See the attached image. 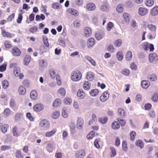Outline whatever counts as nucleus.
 <instances>
[{"label":"nucleus","instance_id":"obj_4","mask_svg":"<svg viewBox=\"0 0 158 158\" xmlns=\"http://www.w3.org/2000/svg\"><path fill=\"white\" fill-rule=\"evenodd\" d=\"M11 52L12 54L15 56H19L21 54L20 50L16 47H14L12 48Z\"/></svg>","mask_w":158,"mask_h":158},{"label":"nucleus","instance_id":"obj_48","mask_svg":"<svg viewBox=\"0 0 158 158\" xmlns=\"http://www.w3.org/2000/svg\"><path fill=\"white\" fill-rule=\"evenodd\" d=\"M4 45L7 48H10L12 47V45L10 42L8 40H6L4 42Z\"/></svg>","mask_w":158,"mask_h":158},{"label":"nucleus","instance_id":"obj_62","mask_svg":"<svg viewBox=\"0 0 158 158\" xmlns=\"http://www.w3.org/2000/svg\"><path fill=\"white\" fill-rule=\"evenodd\" d=\"M15 14L13 13L10 15L7 19V20L8 22H11L14 18Z\"/></svg>","mask_w":158,"mask_h":158},{"label":"nucleus","instance_id":"obj_35","mask_svg":"<svg viewBox=\"0 0 158 158\" xmlns=\"http://www.w3.org/2000/svg\"><path fill=\"white\" fill-rule=\"evenodd\" d=\"M148 29L152 32L155 33L156 30V27L152 24H150L148 25Z\"/></svg>","mask_w":158,"mask_h":158},{"label":"nucleus","instance_id":"obj_54","mask_svg":"<svg viewBox=\"0 0 158 158\" xmlns=\"http://www.w3.org/2000/svg\"><path fill=\"white\" fill-rule=\"evenodd\" d=\"M58 42L60 46L63 47L65 46V42L63 38H60L58 40Z\"/></svg>","mask_w":158,"mask_h":158},{"label":"nucleus","instance_id":"obj_20","mask_svg":"<svg viewBox=\"0 0 158 158\" xmlns=\"http://www.w3.org/2000/svg\"><path fill=\"white\" fill-rule=\"evenodd\" d=\"M31 60V57L29 55H26L23 59V63L25 65H28Z\"/></svg>","mask_w":158,"mask_h":158},{"label":"nucleus","instance_id":"obj_22","mask_svg":"<svg viewBox=\"0 0 158 158\" xmlns=\"http://www.w3.org/2000/svg\"><path fill=\"white\" fill-rule=\"evenodd\" d=\"M95 36L96 38L98 40H100L102 39L104 36V32L102 31L96 33Z\"/></svg>","mask_w":158,"mask_h":158},{"label":"nucleus","instance_id":"obj_40","mask_svg":"<svg viewBox=\"0 0 158 158\" xmlns=\"http://www.w3.org/2000/svg\"><path fill=\"white\" fill-rule=\"evenodd\" d=\"M116 119L118 122L119 123V124L121 127H124L126 123L125 120L121 119L119 118H117Z\"/></svg>","mask_w":158,"mask_h":158},{"label":"nucleus","instance_id":"obj_59","mask_svg":"<svg viewBox=\"0 0 158 158\" xmlns=\"http://www.w3.org/2000/svg\"><path fill=\"white\" fill-rule=\"evenodd\" d=\"M22 84L26 87H28L29 86V81L27 79L24 80L22 82Z\"/></svg>","mask_w":158,"mask_h":158},{"label":"nucleus","instance_id":"obj_60","mask_svg":"<svg viewBox=\"0 0 158 158\" xmlns=\"http://www.w3.org/2000/svg\"><path fill=\"white\" fill-rule=\"evenodd\" d=\"M6 66L7 65L6 64H3L2 65L0 66V72L5 71L6 70Z\"/></svg>","mask_w":158,"mask_h":158},{"label":"nucleus","instance_id":"obj_31","mask_svg":"<svg viewBox=\"0 0 158 158\" xmlns=\"http://www.w3.org/2000/svg\"><path fill=\"white\" fill-rule=\"evenodd\" d=\"M154 0H146L145 2V5L148 7H151L154 4Z\"/></svg>","mask_w":158,"mask_h":158},{"label":"nucleus","instance_id":"obj_14","mask_svg":"<svg viewBox=\"0 0 158 158\" xmlns=\"http://www.w3.org/2000/svg\"><path fill=\"white\" fill-rule=\"evenodd\" d=\"M77 95L81 99H83L85 97V94L82 89H80L78 90Z\"/></svg>","mask_w":158,"mask_h":158},{"label":"nucleus","instance_id":"obj_27","mask_svg":"<svg viewBox=\"0 0 158 158\" xmlns=\"http://www.w3.org/2000/svg\"><path fill=\"white\" fill-rule=\"evenodd\" d=\"M61 103V101L60 99L57 98L53 102L52 106L54 107H57L60 106Z\"/></svg>","mask_w":158,"mask_h":158},{"label":"nucleus","instance_id":"obj_13","mask_svg":"<svg viewBox=\"0 0 158 158\" xmlns=\"http://www.w3.org/2000/svg\"><path fill=\"white\" fill-rule=\"evenodd\" d=\"M150 14L153 16L158 15V6H155L150 11Z\"/></svg>","mask_w":158,"mask_h":158},{"label":"nucleus","instance_id":"obj_50","mask_svg":"<svg viewBox=\"0 0 158 158\" xmlns=\"http://www.w3.org/2000/svg\"><path fill=\"white\" fill-rule=\"evenodd\" d=\"M116 56L118 60L119 61L122 60L123 58L122 52H118L117 53Z\"/></svg>","mask_w":158,"mask_h":158},{"label":"nucleus","instance_id":"obj_16","mask_svg":"<svg viewBox=\"0 0 158 158\" xmlns=\"http://www.w3.org/2000/svg\"><path fill=\"white\" fill-rule=\"evenodd\" d=\"M84 34L86 37H88L92 34V31L91 29L88 27H85L84 28Z\"/></svg>","mask_w":158,"mask_h":158},{"label":"nucleus","instance_id":"obj_11","mask_svg":"<svg viewBox=\"0 0 158 158\" xmlns=\"http://www.w3.org/2000/svg\"><path fill=\"white\" fill-rule=\"evenodd\" d=\"M67 11L69 13L72 15L75 16H77L79 15V13L76 10L73 8H69L67 9Z\"/></svg>","mask_w":158,"mask_h":158},{"label":"nucleus","instance_id":"obj_5","mask_svg":"<svg viewBox=\"0 0 158 158\" xmlns=\"http://www.w3.org/2000/svg\"><path fill=\"white\" fill-rule=\"evenodd\" d=\"M138 13L141 16H145L148 13V9L145 8L140 7L138 9Z\"/></svg>","mask_w":158,"mask_h":158},{"label":"nucleus","instance_id":"obj_17","mask_svg":"<svg viewBox=\"0 0 158 158\" xmlns=\"http://www.w3.org/2000/svg\"><path fill=\"white\" fill-rule=\"evenodd\" d=\"M150 85V82L147 80H143L141 82V86L144 89H146Z\"/></svg>","mask_w":158,"mask_h":158},{"label":"nucleus","instance_id":"obj_10","mask_svg":"<svg viewBox=\"0 0 158 158\" xmlns=\"http://www.w3.org/2000/svg\"><path fill=\"white\" fill-rule=\"evenodd\" d=\"M84 124V121L82 118H78L77 123V128L79 129H82Z\"/></svg>","mask_w":158,"mask_h":158},{"label":"nucleus","instance_id":"obj_43","mask_svg":"<svg viewBox=\"0 0 158 158\" xmlns=\"http://www.w3.org/2000/svg\"><path fill=\"white\" fill-rule=\"evenodd\" d=\"M12 133L15 136L18 137L19 135L18 132V128L17 127L15 126L13 128Z\"/></svg>","mask_w":158,"mask_h":158},{"label":"nucleus","instance_id":"obj_15","mask_svg":"<svg viewBox=\"0 0 158 158\" xmlns=\"http://www.w3.org/2000/svg\"><path fill=\"white\" fill-rule=\"evenodd\" d=\"M111 127L113 129L116 130L120 128V125L118 121H114L112 123Z\"/></svg>","mask_w":158,"mask_h":158},{"label":"nucleus","instance_id":"obj_7","mask_svg":"<svg viewBox=\"0 0 158 158\" xmlns=\"http://www.w3.org/2000/svg\"><path fill=\"white\" fill-rule=\"evenodd\" d=\"M85 155V152L84 149L78 151L75 153V156L77 158H82Z\"/></svg>","mask_w":158,"mask_h":158},{"label":"nucleus","instance_id":"obj_38","mask_svg":"<svg viewBox=\"0 0 158 158\" xmlns=\"http://www.w3.org/2000/svg\"><path fill=\"white\" fill-rule=\"evenodd\" d=\"M136 145L140 148H142L144 146V144L142 141L141 140H137L135 142Z\"/></svg>","mask_w":158,"mask_h":158},{"label":"nucleus","instance_id":"obj_12","mask_svg":"<svg viewBox=\"0 0 158 158\" xmlns=\"http://www.w3.org/2000/svg\"><path fill=\"white\" fill-rule=\"evenodd\" d=\"M117 115L121 118H124L126 115L125 110L122 108H119L118 109Z\"/></svg>","mask_w":158,"mask_h":158},{"label":"nucleus","instance_id":"obj_32","mask_svg":"<svg viewBox=\"0 0 158 158\" xmlns=\"http://www.w3.org/2000/svg\"><path fill=\"white\" fill-rule=\"evenodd\" d=\"M132 57V52L130 51L127 52L126 55V59L127 61H130Z\"/></svg>","mask_w":158,"mask_h":158},{"label":"nucleus","instance_id":"obj_56","mask_svg":"<svg viewBox=\"0 0 158 158\" xmlns=\"http://www.w3.org/2000/svg\"><path fill=\"white\" fill-rule=\"evenodd\" d=\"M9 127L8 125L7 124H4L2 127V132L6 133L7 131V128Z\"/></svg>","mask_w":158,"mask_h":158},{"label":"nucleus","instance_id":"obj_6","mask_svg":"<svg viewBox=\"0 0 158 158\" xmlns=\"http://www.w3.org/2000/svg\"><path fill=\"white\" fill-rule=\"evenodd\" d=\"M109 93L107 91L104 92L100 96V100L103 102L107 100L109 97Z\"/></svg>","mask_w":158,"mask_h":158},{"label":"nucleus","instance_id":"obj_47","mask_svg":"<svg viewBox=\"0 0 158 158\" xmlns=\"http://www.w3.org/2000/svg\"><path fill=\"white\" fill-rule=\"evenodd\" d=\"M20 72V69L18 67L14 69V73L16 76L18 77Z\"/></svg>","mask_w":158,"mask_h":158},{"label":"nucleus","instance_id":"obj_57","mask_svg":"<svg viewBox=\"0 0 158 158\" xmlns=\"http://www.w3.org/2000/svg\"><path fill=\"white\" fill-rule=\"evenodd\" d=\"M130 73L129 70L127 69H124L122 70L121 72L122 74L124 75L127 76L129 75Z\"/></svg>","mask_w":158,"mask_h":158},{"label":"nucleus","instance_id":"obj_45","mask_svg":"<svg viewBox=\"0 0 158 158\" xmlns=\"http://www.w3.org/2000/svg\"><path fill=\"white\" fill-rule=\"evenodd\" d=\"M60 115V112L59 111H55L52 114V117L54 119L58 118Z\"/></svg>","mask_w":158,"mask_h":158},{"label":"nucleus","instance_id":"obj_8","mask_svg":"<svg viewBox=\"0 0 158 158\" xmlns=\"http://www.w3.org/2000/svg\"><path fill=\"white\" fill-rule=\"evenodd\" d=\"M85 78L88 81H91L94 78V75L93 72L89 71L87 73Z\"/></svg>","mask_w":158,"mask_h":158},{"label":"nucleus","instance_id":"obj_64","mask_svg":"<svg viewBox=\"0 0 158 158\" xmlns=\"http://www.w3.org/2000/svg\"><path fill=\"white\" fill-rule=\"evenodd\" d=\"M114 26V24L111 22H109L107 24V29L108 31H110L111 29Z\"/></svg>","mask_w":158,"mask_h":158},{"label":"nucleus","instance_id":"obj_33","mask_svg":"<svg viewBox=\"0 0 158 158\" xmlns=\"http://www.w3.org/2000/svg\"><path fill=\"white\" fill-rule=\"evenodd\" d=\"M98 89H94L89 92V94L92 96L95 97L98 94Z\"/></svg>","mask_w":158,"mask_h":158},{"label":"nucleus","instance_id":"obj_23","mask_svg":"<svg viewBox=\"0 0 158 158\" xmlns=\"http://www.w3.org/2000/svg\"><path fill=\"white\" fill-rule=\"evenodd\" d=\"M91 87V84L88 81H84L83 85V87L84 89L86 90H89Z\"/></svg>","mask_w":158,"mask_h":158},{"label":"nucleus","instance_id":"obj_36","mask_svg":"<svg viewBox=\"0 0 158 158\" xmlns=\"http://www.w3.org/2000/svg\"><path fill=\"white\" fill-rule=\"evenodd\" d=\"M130 15L127 13H124L123 14V17L124 20L126 23H128L130 21Z\"/></svg>","mask_w":158,"mask_h":158},{"label":"nucleus","instance_id":"obj_2","mask_svg":"<svg viewBox=\"0 0 158 158\" xmlns=\"http://www.w3.org/2000/svg\"><path fill=\"white\" fill-rule=\"evenodd\" d=\"M50 124L49 121L46 119L41 120L39 123L40 126L45 129H47L49 127Z\"/></svg>","mask_w":158,"mask_h":158},{"label":"nucleus","instance_id":"obj_42","mask_svg":"<svg viewBox=\"0 0 158 158\" xmlns=\"http://www.w3.org/2000/svg\"><path fill=\"white\" fill-rule=\"evenodd\" d=\"M130 139L132 141H134L136 135V133L135 131H131L130 134Z\"/></svg>","mask_w":158,"mask_h":158},{"label":"nucleus","instance_id":"obj_18","mask_svg":"<svg viewBox=\"0 0 158 158\" xmlns=\"http://www.w3.org/2000/svg\"><path fill=\"white\" fill-rule=\"evenodd\" d=\"M95 42L94 39L93 38H89L87 42V45L88 47H91L94 45Z\"/></svg>","mask_w":158,"mask_h":158},{"label":"nucleus","instance_id":"obj_9","mask_svg":"<svg viewBox=\"0 0 158 158\" xmlns=\"http://www.w3.org/2000/svg\"><path fill=\"white\" fill-rule=\"evenodd\" d=\"M44 108V106L40 103L36 104L33 107V110L36 112L40 111L43 109Z\"/></svg>","mask_w":158,"mask_h":158},{"label":"nucleus","instance_id":"obj_30","mask_svg":"<svg viewBox=\"0 0 158 158\" xmlns=\"http://www.w3.org/2000/svg\"><path fill=\"white\" fill-rule=\"evenodd\" d=\"M108 120V118L107 117H103L99 118H98V121L102 124H104L106 123Z\"/></svg>","mask_w":158,"mask_h":158},{"label":"nucleus","instance_id":"obj_39","mask_svg":"<svg viewBox=\"0 0 158 158\" xmlns=\"http://www.w3.org/2000/svg\"><path fill=\"white\" fill-rule=\"evenodd\" d=\"M15 157L17 158H23V156L22 154L21 151L19 150H16L15 153Z\"/></svg>","mask_w":158,"mask_h":158},{"label":"nucleus","instance_id":"obj_58","mask_svg":"<svg viewBox=\"0 0 158 158\" xmlns=\"http://www.w3.org/2000/svg\"><path fill=\"white\" fill-rule=\"evenodd\" d=\"M86 58L93 65L96 66L95 62L91 57L88 56Z\"/></svg>","mask_w":158,"mask_h":158},{"label":"nucleus","instance_id":"obj_34","mask_svg":"<svg viewBox=\"0 0 158 158\" xmlns=\"http://www.w3.org/2000/svg\"><path fill=\"white\" fill-rule=\"evenodd\" d=\"M49 73L50 76L52 78H55L56 77L57 75H58L56 73L55 70L53 69L50 70Z\"/></svg>","mask_w":158,"mask_h":158},{"label":"nucleus","instance_id":"obj_24","mask_svg":"<svg viewBox=\"0 0 158 158\" xmlns=\"http://www.w3.org/2000/svg\"><path fill=\"white\" fill-rule=\"evenodd\" d=\"M86 8L89 11L93 10L96 8L95 4L93 3H90L86 5Z\"/></svg>","mask_w":158,"mask_h":158},{"label":"nucleus","instance_id":"obj_26","mask_svg":"<svg viewBox=\"0 0 158 158\" xmlns=\"http://www.w3.org/2000/svg\"><path fill=\"white\" fill-rule=\"evenodd\" d=\"M57 131L56 128L53 129L52 131H48L46 133L45 136L47 137H50L53 135Z\"/></svg>","mask_w":158,"mask_h":158},{"label":"nucleus","instance_id":"obj_19","mask_svg":"<svg viewBox=\"0 0 158 158\" xmlns=\"http://www.w3.org/2000/svg\"><path fill=\"white\" fill-rule=\"evenodd\" d=\"M1 33L2 36L4 37L10 38L12 37V35L10 33L6 31L4 29L1 30Z\"/></svg>","mask_w":158,"mask_h":158},{"label":"nucleus","instance_id":"obj_52","mask_svg":"<svg viewBox=\"0 0 158 158\" xmlns=\"http://www.w3.org/2000/svg\"><path fill=\"white\" fill-rule=\"evenodd\" d=\"M38 30V28L36 26H34V27L30 28L29 29V31L32 33H34L37 31Z\"/></svg>","mask_w":158,"mask_h":158},{"label":"nucleus","instance_id":"obj_53","mask_svg":"<svg viewBox=\"0 0 158 158\" xmlns=\"http://www.w3.org/2000/svg\"><path fill=\"white\" fill-rule=\"evenodd\" d=\"M122 145L123 150L125 152L127 151V150L128 148L126 141L125 140H123L122 142Z\"/></svg>","mask_w":158,"mask_h":158},{"label":"nucleus","instance_id":"obj_1","mask_svg":"<svg viewBox=\"0 0 158 158\" xmlns=\"http://www.w3.org/2000/svg\"><path fill=\"white\" fill-rule=\"evenodd\" d=\"M82 77L81 73L79 70H77L72 72L70 77L72 81H77L80 80Z\"/></svg>","mask_w":158,"mask_h":158},{"label":"nucleus","instance_id":"obj_28","mask_svg":"<svg viewBox=\"0 0 158 158\" xmlns=\"http://www.w3.org/2000/svg\"><path fill=\"white\" fill-rule=\"evenodd\" d=\"M30 97L31 98L34 100L36 99L37 98V94L36 91L35 90H32L30 93Z\"/></svg>","mask_w":158,"mask_h":158},{"label":"nucleus","instance_id":"obj_29","mask_svg":"<svg viewBox=\"0 0 158 158\" xmlns=\"http://www.w3.org/2000/svg\"><path fill=\"white\" fill-rule=\"evenodd\" d=\"M2 87L5 89H7L9 85V83L6 80H4L2 81Z\"/></svg>","mask_w":158,"mask_h":158},{"label":"nucleus","instance_id":"obj_46","mask_svg":"<svg viewBox=\"0 0 158 158\" xmlns=\"http://www.w3.org/2000/svg\"><path fill=\"white\" fill-rule=\"evenodd\" d=\"M95 135V132L93 131H91L87 135V138L88 139H92Z\"/></svg>","mask_w":158,"mask_h":158},{"label":"nucleus","instance_id":"obj_51","mask_svg":"<svg viewBox=\"0 0 158 158\" xmlns=\"http://www.w3.org/2000/svg\"><path fill=\"white\" fill-rule=\"evenodd\" d=\"M58 93L61 96H64L65 94V90L63 88H60L58 90Z\"/></svg>","mask_w":158,"mask_h":158},{"label":"nucleus","instance_id":"obj_49","mask_svg":"<svg viewBox=\"0 0 158 158\" xmlns=\"http://www.w3.org/2000/svg\"><path fill=\"white\" fill-rule=\"evenodd\" d=\"M123 8L122 5L119 4L117 6L116 8V10L118 13H122L123 11Z\"/></svg>","mask_w":158,"mask_h":158},{"label":"nucleus","instance_id":"obj_3","mask_svg":"<svg viewBox=\"0 0 158 158\" xmlns=\"http://www.w3.org/2000/svg\"><path fill=\"white\" fill-rule=\"evenodd\" d=\"M149 60L150 62H153L158 60V56L155 53H150L149 55Z\"/></svg>","mask_w":158,"mask_h":158},{"label":"nucleus","instance_id":"obj_61","mask_svg":"<svg viewBox=\"0 0 158 158\" xmlns=\"http://www.w3.org/2000/svg\"><path fill=\"white\" fill-rule=\"evenodd\" d=\"M122 44V40L121 39H118L116 40L114 44L115 46L118 47L121 45Z\"/></svg>","mask_w":158,"mask_h":158},{"label":"nucleus","instance_id":"obj_41","mask_svg":"<svg viewBox=\"0 0 158 158\" xmlns=\"http://www.w3.org/2000/svg\"><path fill=\"white\" fill-rule=\"evenodd\" d=\"M151 99L154 102L158 101V94L156 93H155L152 95L151 98Z\"/></svg>","mask_w":158,"mask_h":158},{"label":"nucleus","instance_id":"obj_44","mask_svg":"<svg viewBox=\"0 0 158 158\" xmlns=\"http://www.w3.org/2000/svg\"><path fill=\"white\" fill-rule=\"evenodd\" d=\"M11 110L8 108H6L4 111L3 114L4 116L7 117L10 115Z\"/></svg>","mask_w":158,"mask_h":158},{"label":"nucleus","instance_id":"obj_63","mask_svg":"<svg viewBox=\"0 0 158 158\" xmlns=\"http://www.w3.org/2000/svg\"><path fill=\"white\" fill-rule=\"evenodd\" d=\"M114 50V48L113 45H110L107 48V50L110 52L113 53Z\"/></svg>","mask_w":158,"mask_h":158},{"label":"nucleus","instance_id":"obj_37","mask_svg":"<svg viewBox=\"0 0 158 158\" xmlns=\"http://www.w3.org/2000/svg\"><path fill=\"white\" fill-rule=\"evenodd\" d=\"M42 37L44 44L46 47H49V44L48 42V39L47 38V36L44 35Z\"/></svg>","mask_w":158,"mask_h":158},{"label":"nucleus","instance_id":"obj_25","mask_svg":"<svg viewBox=\"0 0 158 158\" xmlns=\"http://www.w3.org/2000/svg\"><path fill=\"white\" fill-rule=\"evenodd\" d=\"M18 93L19 94L24 95L26 92V89L23 86H20L18 88Z\"/></svg>","mask_w":158,"mask_h":158},{"label":"nucleus","instance_id":"obj_21","mask_svg":"<svg viewBox=\"0 0 158 158\" xmlns=\"http://www.w3.org/2000/svg\"><path fill=\"white\" fill-rule=\"evenodd\" d=\"M147 78L151 81H155L157 80V77L156 74H151L148 75Z\"/></svg>","mask_w":158,"mask_h":158},{"label":"nucleus","instance_id":"obj_55","mask_svg":"<svg viewBox=\"0 0 158 158\" xmlns=\"http://www.w3.org/2000/svg\"><path fill=\"white\" fill-rule=\"evenodd\" d=\"M110 150L111 153L110 156L112 157L114 156L116 154V151L115 148L114 147H111L110 148Z\"/></svg>","mask_w":158,"mask_h":158}]
</instances>
